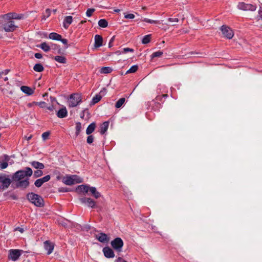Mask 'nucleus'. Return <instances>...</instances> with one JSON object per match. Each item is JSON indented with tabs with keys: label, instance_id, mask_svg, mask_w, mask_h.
<instances>
[{
	"label": "nucleus",
	"instance_id": "ddd939ff",
	"mask_svg": "<svg viewBox=\"0 0 262 262\" xmlns=\"http://www.w3.org/2000/svg\"><path fill=\"white\" fill-rule=\"evenodd\" d=\"M96 238L101 243H105L109 241L107 235L104 233H100L96 235Z\"/></svg>",
	"mask_w": 262,
	"mask_h": 262
},
{
	"label": "nucleus",
	"instance_id": "5fc2aeb1",
	"mask_svg": "<svg viewBox=\"0 0 262 262\" xmlns=\"http://www.w3.org/2000/svg\"><path fill=\"white\" fill-rule=\"evenodd\" d=\"M59 191L63 192H68V191H69V189L67 188L61 187V188H59Z\"/></svg>",
	"mask_w": 262,
	"mask_h": 262
},
{
	"label": "nucleus",
	"instance_id": "9b49d317",
	"mask_svg": "<svg viewBox=\"0 0 262 262\" xmlns=\"http://www.w3.org/2000/svg\"><path fill=\"white\" fill-rule=\"evenodd\" d=\"M44 248L47 251V254H50L53 251L54 245L49 241H46L43 243Z\"/></svg>",
	"mask_w": 262,
	"mask_h": 262
},
{
	"label": "nucleus",
	"instance_id": "6e6d98bb",
	"mask_svg": "<svg viewBox=\"0 0 262 262\" xmlns=\"http://www.w3.org/2000/svg\"><path fill=\"white\" fill-rule=\"evenodd\" d=\"M15 231H18L20 233H23L24 231V230L23 228L18 227L15 229Z\"/></svg>",
	"mask_w": 262,
	"mask_h": 262
},
{
	"label": "nucleus",
	"instance_id": "f03ea898",
	"mask_svg": "<svg viewBox=\"0 0 262 262\" xmlns=\"http://www.w3.org/2000/svg\"><path fill=\"white\" fill-rule=\"evenodd\" d=\"M27 199L35 206L41 207L44 206V201L42 198L33 192H30L27 194Z\"/></svg>",
	"mask_w": 262,
	"mask_h": 262
},
{
	"label": "nucleus",
	"instance_id": "f257e3e1",
	"mask_svg": "<svg viewBox=\"0 0 262 262\" xmlns=\"http://www.w3.org/2000/svg\"><path fill=\"white\" fill-rule=\"evenodd\" d=\"M33 171L31 168L27 167L24 170H20L15 172L12 177L13 181L16 182V187L21 189H26L29 185V178L32 175Z\"/></svg>",
	"mask_w": 262,
	"mask_h": 262
},
{
	"label": "nucleus",
	"instance_id": "b1692460",
	"mask_svg": "<svg viewBox=\"0 0 262 262\" xmlns=\"http://www.w3.org/2000/svg\"><path fill=\"white\" fill-rule=\"evenodd\" d=\"M96 198L98 199L100 196V193L97 191L96 188L94 187H90L89 191Z\"/></svg>",
	"mask_w": 262,
	"mask_h": 262
},
{
	"label": "nucleus",
	"instance_id": "cd10ccee",
	"mask_svg": "<svg viewBox=\"0 0 262 262\" xmlns=\"http://www.w3.org/2000/svg\"><path fill=\"white\" fill-rule=\"evenodd\" d=\"M101 98L102 96L100 94H97L93 98L90 103V105L92 106L98 103L101 99Z\"/></svg>",
	"mask_w": 262,
	"mask_h": 262
},
{
	"label": "nucleus",
	"instance_id": "dca6fc26",
	"mask_svg": "<svg viewBox=\"0 0 262 262\" xmlns=\"http://www.w3.org/2000/svg\"><path fill=\"white\" fill-rule=\"evenodd\" d=\"M90 186L86 185H79L76 188V191L78 192L88 193L89 191Z\"/></svg>",
	"mask_w": 262,
	"mask_h": 262
},
{
	"label": "nucleus",
	"instance_id": "c85d7f7f",
	"mask_svg": "<svg viewBox=\"0 0 262 262\" xmlns=\"http://www.w3.org/2000/svg\"><path fill=\"white\" fill-rule=\"evenodd\" d=\"M54 59L58 62L61 63H66L67 62L66 58L62 56H56Z\"/></svg>",
	"mask_w": 262,
	"mask_h": 262
},
{
	"label": "nucleus",
	"instance_id": "e433bc0d",
	"mask_svg": "<svg viewBox=\"0 0 262 262\" xmlns=\"http://www.w3.org/2000/svg\"><path fill=\"white\" fill-rule=\"evenodd\" d=\"M81 129V125L80 122H77L76 124V136L79 135Z\"/></svg>",
	"mask_w": 262,
	"mask_h": 262
},
{
	"label": "nucleus",
	"instance_id": "4d7b16f0",
	"mask_svg": "<svg viewBox=\"0 0 262 262\" xmlns=\"http://www.w3.org/2000/svg\"><path fill=\"white\" fill-rule=\"evenodd\" d=\"M59 41H61L64 45H67L68 44L67 39L62 38V36L61 37V40H59Z\"/></svg>",
	"mask_w": 262,
	"mask_h": 262
},
{
	"label": "nucleus",
	"instance_id": "ea45409f",
	"mask_svg": "<svg viewBox=\"0 0 262 262\" xmlns=\"http://www.w3.org/2000/svg\"><path fill=\"white\" fill-rule=\"evenodd\" d=\"M85 113H86L87 114V118H89L90 117V114L89 113L88 109H85L81 112V113L80 114V117L83 119Z\"/></svg>",
	"mask_w": 262,
	"mask_h": 262
},
{
	"label": "nucleus",
	"instance_id": "e2e57ef3",
	"mask_svg": "<svg viewBox=\"0 0 262 262\" xmlns=\"http://www.w3.org/2000/svg\"><path fill=\"white\" fill-rule=\"evenodd\" d=\"M257 18L258 20H260V19L262 20V14L260 15H257Z\"/></svg>",
	"mask_w": 262,
	"mask_h": 262
},
{
	"label": "nucleus",
	"instance_id": "052dcab7",
	"mask_svg": "<svg viewBox=\"0 0 262 262\" xmlns=\"http://www.w3.org/2000/svg\"><path fill=\"white\" fill-rule=\"evenodd\" d=\"M47 108L50 111H53L54 109V106L53 105H51L48 107Z\"/></svg>",
	"mask_w": 262,
	"mask_h": 262
},
{
	"label": "nucleus",
	"instance_id": "0e129e2a",
	"mask_svg": "<svg viewBox=\"0 0 262 262\" xmlns=\"http://www.w3.org/2000/svg\"><path fill=\"white\" fill-rule=\"evenodd\" d=\"M161 96H162V98H165L167 97L168 95L167 94H163V95H161Z\"/></svg>",
	"mask_w": 262,
	"mask_h": 262
},
{
	"label": "nucleus",
	"instance_id": "c756f323",
	"mask_svg": "<svg viewBox=\"0 0 262 262\" xmlns=\"http://www.w3.org/2000/svg\"><path fill=\"white\" fill-rule=\"evenodd\" d=\"M33 70L35 72H41L43 71L44 68L40 63H36L33 67Z\"/></svg>",
	"mask_w": 262,
	"mask_h": 262
},
{
	"label": "nucleus",
	"instance_id": "774afa93",
	"mask_svg": "<svg viewBox=\"0 0 262 262\" xmlns=\"http://www.w3.org/2000/svg\"><path fill=\"white\" fill-rule=\"evenodd\" d=\"M31 138H32V136H31V135H30L29 137H28L27 138V140H30V139H31Z\"/></svg>",
	"mask_w": 262,
	"mask_h": 262
},
{
	"label": "nucleus",
	"instance_id": "680f3d73",
	"mask_svg": "<svg viewBox=\"0 0 262 262\" xmlns=\"http://www.w3.org/2000/svg\"><path fill=\"white\" fill-rule=\"evenodd\" d=\"M9 72V70L7 69V70H5L4 72H2V73L6 75Z\"/></svg>",
	"mask_w": 262,
	"mask_h": 262
},
{
	"label": "nucleus",
	"instance_id": "1a4fd4ad",
	"mask_svg": "<svg viewBox=\"0 0 262 262\" xmlns=\"http://www.w3.org/2000/svg\"><path fill=\"white\" fill-rule=\"evenodd\" d=\"M79 200L82 204L86 205L89 207L95 208L96 206V202L91 198L83 197Z\"/></svg>",
	"mask_w": 262,
	"mask_h": 262
},
{
	"label": "nucleus",
	"instance_id": "58836bf2",
	"mask_svg": "<svg viewBox=\"0 0 262 262\" xmlns=\"http://www.w3.org/2000/svg\"><path fill=\"white\" fill-rule=\"evenodd\" d=\"M41 169H38L37 170H35L34 172V178H38L42 176L43 172L41 170Z\"/></svg>",
	"mask_w": 262,
	"mask_h": 262
},
{
	"label": "nucleus",
	"instance_id": "72a5a7b5",
	"mask_svg": "<svg viewBox=\"0 0 262 262\" xmlns=\"http://www.w3.org/2000/svg\"><path fill=\"white\" fill-rule=\"evenodd\" d=\"M138 69V66L137 65H134L130 67V68L127 70L126 72V74L129 73H135Z\"/></svg>",
	"mask_w": 262,
	"mask_h": 262
},
{
	"label": "nucleus",
	"instance_id": "9d476101",
	"mask_svg": "<svg viewBox=\"0 0 262 262\" xmlns=\"http://www.w3.org/2000/svg\"><path fill=\"white\" fill-rule=\"evenodd\" d=\"M21 255L19 250H10L9 257L13 261H16Z\"/></svg>",
	"mask_w": 262,
	"mask_h": 262
},
{
	"label": "nucleus",
	"instance_id": "aec40b11",
	"mask_svg": "<svg viewBox=\"0 0 262 262\" xmlns=\"http://www.w3.org/2000/svg\"><path fill=\"white\" fill-rule=\"evenodd\" d=\"M31 165L36 169H43L45 168L43 164L38 161H32L30 162Z\"/></svg>",
	"mask_w": 262,
	"mask_h": 262
},
{
	"label": "nucleus",
	"instance_id": "20e7f679",
	"mask_svg": "<svg viewBox=\"0 0 262 262\" xmlns=\"http://www.w3.org/2000/svg\"><path fill=\"white\" fill-rule=\"evenodd\" d=\"M62 182L67 185H72L82 182V179L76 175H72L64 177Z\"/></svg>",
	"mask_w": 262,
	"mask_h": 262
},
{
	"label": "nucleus",
	"instance_id": "49530a36",
	"mask_svg": "<svg viewBox=\"0 0 262 262\" xmlns=\"http://www.w3.org/2000/svg\"><path fill=\"white\" fill-rule=\"evenodd\" d=\"M50 135V133L48 132H45L43 133L42 134V138L43 140H47L49 136Z\"/></svg>",
	"mask_w": 262,
	"mask_h": 262
},
{
	"label": "nucleus",
	"instance_id": "37998d69",
	"mask_svg": "<svg viewBox=\"0 0 262 262\" xmlns=\"http://www.w3.org/2000/svg\"><path fill=\"white\" fill-rule=\"evenodd\" d=\"M142 21L150 24H157L159 23V21L158 20H154L146 18H144V19L142 20Z\"/></svg>",
	"mask_w": 262,
	"mask_h": 262
},
{
	"label": "nucleus",
	"instance_id": "4c0bfd02",
	"mask_svg": "<svg viewBox=\"0 0 262 262\" xmlns=\"http://www.w3.org/2000/svg\"><path fill=\"white\" fill-rule=\"evenodd\" d=\"M163 53L162 51H158L153 53L151 55V58L159 57L163 55Z\"/></svg>",
	"mask_w": 262,
	"mask_h": 262
},
{
	"label": "nucleus",
	"instance_id": "13d9d810",
	"mask_svg": "<svg viewBox=\"0 0 262 262\" xmlns=\"http://www.w3.org/2000/svg\"><path fill=\"white\" fill-rule=\"evenodd\" d=\"M117 262H127L126 260L122 258L121 257H119L116 260Z\"/></svg>",
	"mask_w": 262,
	"mask_h": 262
},
{
	"label": "nucleus",
	"instance_id": "79ce46f5",
	"mask_svg": "<svg viewBox=\"0 0 262 262\" xmlns=\"http://www.w3.org/2000/svg\"><path fill=\"white\" fill-rule=\"evenodd\" d=\"M95 11V10L94 8L88 9L86 12V16L88 17L91 16Z\"/></svg>",
	"mask_w": 262,
	"mask_h": 262
},
{
	"label": "nucleus",
	"instance_id": "de8ad7c7",
	"mask_svg": "<svg viewBox=\"0 0 262 262\" xmlns=\"http://www.w3.org/2000/svg\"><path fill=\"white\" fill-rule=\"evenodd\" d=\"M94 141V137L92 135H89L86 140V142L89 144H91Z\"/></svg>",
	"mask_w": 262,
	"mask_h": 262
},
{
	"label": "nucleus",
	"instance_id": "a211bd4d",
	"mask_svg": "<svg viewBox=\"0 0 262 262\" xmlns=\"http://www.w3.org/2000/svg\"><path fill=\"white\" fill-rule=\"evenodd\" d=\"M68 114L67 110L65 107L60 108L57 113V116L60 118H63L67 117Z\"/></svg>",
	"mask_w": 262,
	"mask_h": 262
},
{
	"label": "nucleus",
	"instance_id": "09e8293b",
	"mask_svg": "<svg viewBox=\"0 0 262 262\" xmlns=\"http://www.w3.org/2000/svg\"><path fill=\"white\" fill-rule=\"evenodd\" d=\"M124 17L127 19H133L135 18L134 14H125L124 13Z\"/></svg>",
	"mask_w": 262,
	"mask_h": 262
},
{
	"label": "nucleus",
	"instance_id": "393cba45",
	"mask_svg": "<svg viewBox=\"0 0 262 262\" xmlns=\"http://www.w3.org/2000/svg\"><path fill=\"white\" fill-rule=\"evenodd\" d=\"M95 128H96V123L94 122L91 123L86 128V134L89 135H90L91 133H92L94 131Z\"/></svg>",
	"mask_w": 262,
	"mask_h": 262
},
{
	"label": "nucleus",
	"instance_id": "3c124183",
	"mask_svg": "<svg viewBox=\"0 0 262 262\" xmlns=\"http://www.w3.org/2000/svg\"><path fill=\"white\" fill-rule=\"evenodd\" d=\"M115 36H113L111 39H110V41H109V43H108V47L109 48H111L112 47H113V42H114V40H115Z\"/></svg>",
	"mask_w": 262,
	"mask_h": 262
},
{
	"label": "nucleus",
	"instance_id": "0eeeda50",
	"mask_svg": "<svg viewBox=\"0 0 262 262\" xmlns=\"http://www.w3.org/2000/svg\"><path fill=\"white\" fill-rule=\"evenodd\" d=\"M238 9L244 11H255L256 9V5L251 4H246L244 2H239L237 5Z\"/></svg>",
	"mask_w": 262,
	"mask_h": 262
},
{
	"label": "nucleus",
	"instance_id": "f8f14e48",
	"mask_svg": "<svg viewBox=\"0 0 262 262\" xmlns=\"http://www.w3.org/2000/svg\"><path fill=\"white\" fill-rule=\"evenodd\" d=\"M104 256L107 258H113L115 256L113 250L108 247H105L103 249Z\"/></svg>",
	"mask_w": 262,
	"mask_h": 262
},
{
	"label": "nucleus",
	"instance_id": "f704fd0d",
	"mask_svg": "<svg viewBox=\"0 0 262 262\" xmlns=\"http://www.w3.org/2000/svg\"><path fill=\"white\" fill-rule=\"evenodd\" d=\"M51 15V10L50 9H47L45 12L43 13L42 16V19L46 20L47 18H48Z\"/></svg>",
	"mask_w": 262,
	"mask_h": 262
},
{
	"label": "nucleus",
	"instance_id": "c03bdc74",
	"mask_svg": "<svg viewBox=\"0 0 262 262\" xmlns=\"http://www.w3.org/2000/svg\"><path fill=\"white\" fill-rule=\"evenodd\" d=\"M51 179V177L50 175H47L44 177L40 178L43 183L49 181Z\"/></svg>",
	"mask_w": 262,
	"mask_h": 262
},
{
	"label": "nucleus",
	"instance_id": "6e6552de",
	"mask_svg": "<svg viewBox=\"0 0 262 262\" xmlns=\"http://www.w3.org/2000/svg\"><path fill=\"white\" fill-rule=\"evenodd\" d=\"M223 34L228 39H231L234 35L233 30L229 27L223 25L220 28Z\"/></svg>",
	"mask_w": 262,
	"mask_h": 262
},
{
	"label": "nucleus",
	"instance_id": "423d86ee",
	"mask_svg": "<svg viewBox=\"0 0 262 262\" xmlns=\"http://www.w3.org/2000/svg\"><path fill=\"white\" fill-rule=\"evenodd\" d=\"M2 27L7 32H13L17 28L13 20H10L2 25Z\"/></svg>",
	"mask_w": 262,
	"mask_h": 262
},
{
	"label": "nucleus",
	"instance_id": "603ef678",
	"mask_svg": "<svg viewBox=\"0 0 262 262\" xmlns=\"http://www.w3.org/2000/svg\"><path fill=\"white\" fill-rule=\"evenodd\" d=\"M168 20L170 22H177L179 21V19L178 18H169Z\"/></svg>",
	"mask_w": 262,
	"mask_h": 262
},
{
	"label": "nucleus",
	"instance_id": "2eb2a0df",
	"mask_svg": "<svg viewBox=\"0 0 262 262\" xmlns=\"http://www.w3.org/2000/svg\"><path fill=\"white\" fill-rule=\"evenodd\" d=\"M95 48H99L102 46L103 38L100 35H96L95 36Z\"/></svg>",
	"mask_w": 262,
	"mask_h": 262
},
{
	"label": "nucleus",
	"instance_id": "473e14b6",
	"mask_svg": "<svg viewBox=\"0 0 262 262\" xmlns=\"http://www.w3.org/2000/svg\"><path fill=\"white\" fill-rule=\"evenodd\" d=\"M98 25L100 27L106 28L108 25V23L106 19H101L98 21Z\"/></svg>",
	"mask_w": 262,
	"mask_h": 262
},
{
	"label": "nucleus",
	"instance_id": "2f4dec72",
	"mask_svg": "<svg viewBox=\"0 0 262 262\" xmlns=\"http://www.w3.org/2000/svg\"><path fill=\"white\" fill-rule=\"evenodd\" d=\"M125 101V98H121L119 99L115 104V107L117 108L121 107Z\"/></svg>",
	"mask_w": 262,
	"mask_h": 262
},
{
	"label": "nucleus",
	"instance_id": "7ed1b4c3",
	"mask_svg": "<svg viewBox=\"0 0 262 262\" xmlns=\"http://www.w3.org/2000/svg\"><path fill=\"white\" fill-rule=\"evenodd\" d=\"M82 101L81 95L78 93L71 94L68 99L69 106L75 107Z\"/></svg>",
	"mask_w": 262,
	"mask_h": 262
},
{
	"label": "nucleus",
	"instance_id": "bf43d9fd",
	"mask_svg": "<svg viewBox=\"0 0 262 262\" xmlns=\"http://www.w3.org/2000/svg\"><path fill=\"white\" fill-rule=\"evenodd\" d=\"M156 99L157 101H162V96H161V95L157 96L156 98Z\"/></svg>",
	"mask_w": 262,
	"mask_h": 262
},
{
	"label": "nucleus",
	"instance_id": "a18cd8bd",
	"mask_svg": "<svg viewBox=\"0 0 262 262\" xmlns=\"http://www.w3.org/2000/svg\"><path fill=\"white\" fill-rule=\"evenodd\" d=\"M33 103H35V104L39 105L40 107L42 108L45 107L46 105V103L43 101L39 102H33Z\"/></svg>",
	"mask_w": 262,
	"mask_h": 262
},
{
	"label": "nucleus",
	"instance_id": "c9c22d12",
	"mask_svg": "<svg viewBox=\"0 0 262 262\" xmlns=\"http://www.w3.org/2000/svg\"><path fill=\"white\" fill-rule=\"evenodd\" d=\"M151 35H147L144 36L142 39V42L143 44H147L150 41Z\"/></svg>",
	"mask_w": 262,
	"mask_h": 262
},
{
	"label": "nucleus",
	"instance_id": "a19ab883",
	"mask_svg": "<svg viewBox=\"0 0 262 262\" xmlns=\"http://www.w3.org/2000/svg\"><path fill=\"white\" fill-rule=\"evenodd\" d=\"M43 184V183H42L41 180H40V178L36 180L34 182L35 186L38 188L41 187Z\"/></svg>",
	"mask_w": 262,
	"mask_h": 262
},
{
	"label": "nucleus",
	"instance_id": "69168bd1",
	"mask_svg": "<svg viewBox=\"0 0 262 262\" xmlns=\"http://www.w3.org/2000/svg\"><path fill=\"white\" fill-rule=\"evenodd\" d=\"M262 14V10H259L258 11V15H260Z\"/></svg>",
	"mask_w": 262,
	"mask_h": 262
},
{
	"label": "nucleus",
	"instance_id": "4468645a",
	"mask_svg": "<svg viewBox=\"0 0 262 262\" xmlns=\"http://www.w3.org/2000/svg\"><path fill=\"white\" fill-rule=\"evenodd\" d=\"M0 182L2 183L3 187L5 188H7L11 183L9 178L5 177H0Z\"/></svg>",
	"mask_w": 262,
	"mask_h": 262
},
{
	"label": "nucleus",
	"instance_id": "5701e85b",
	"mask_svg": "<svg viewBox=\"0 0 262 262\" xmlns=\"http://www.w3.org/2000/svg\"><path fill=\"white\" fill-rule=\"evenodd\" d=\"M109 125L108 121L104 122L100 126V133L102 135L105 134V133L107 131Z\"/></svg>",
	"mask_w": 262,
	"mask_h": 262
},
{
	"label": "nucleus",
	"instance_id": "7c9ffc66",
	"mask_svg": "<svg viewBox=\"0 0 262 262\" xmlns=\"http://www.w3.org/2000/svg\"><path fill=\"white\" fill-rule=\"evenodd\" d=\"M112 71H113V70L111 67H102L100 69V72L101 74H108V73H110L111 72H112Z\"/></svg>",
	"mask_w": 262,
	"mask_h": 262
},
{
	"label": "nucleus",
	"instance_id": "39448f33",
	"mask_svg": "<svg viewBox=\"0 0 262 262\" xmlns=\"http://www.w3.org/2000/svg\"><path fill=\"white\" fill-rule=\"evenodd\" d=\"M112 247L118 252L122 251L123 242L120 237H116L111 243Z\"/></svg>",
	"mask_w": 262,
	"mask_h": 262
},
{
	"label": "nucleus",
	"instance_id": "f3484780",
	"mask_svg": "<svg viewBox=\"0 0 262 262\" xmlns=\"http://www.w3.org/2000/svg\"><path fill=\"white\" fill-rule=\"evenodd\" d=\"M73 18L71 16H67L65 17L63 22V26L65 29H68L70 25H71L72 23Z\"/></svg>",
	"mask_w": 262,
	"mask_h": 262
},
{
	"label": "nucleus",
	"instance_id": "6ab92c4d",
	"mask_svg": "<svg viewBox=\"0 0 262 262\" xmlns=\"http://www.w3.org/2000/svg\"><path fill=\"white\" fill-rule=\"evenodd\" d=\"M20 90L22 92L28 95H31L34 93V90L27 86H21L20 87Z\"/></svg>",
	"mask_w": 262,
	"mask_h": 262
},
{
	"label": "nucleus",
	"instance_id": "bb28decb",
	"mask_svg": "<svg viewBox=\"0 0 262 262\" xmlns=\"http://www.w3.org/2000/svg\"><path fill=\"white\" fill-rule=\"evenodd\" d=\"M61 35L55 32L51 33L49 34V37L52 40H61Z\"/></svg>",
	"mask_w": 262,
	"mask_h": 262
},
{
	"label": "nucleus",
	"instance_id": "4be33fe9",
	"mask_svg": "<svg viewBox=\"0 0 262 262\" xmlns=\"http://www.w3.org/2000/svg\"><path fill=\"white\" fill-rule=\"evenodd\" d=\"M3 16L6 17L9 19H20L21 18V16H19V15H18L15 13H8L4 15Z\"/></svg>",
	"mask_w": 262,
	"mask_h": 262
},
{
	"label": "nucleus",
	"instance_id": "a878e982",
	"mask_svg": "<svg viewBox=\"0 0 262 262\" xmlns=\"http://www.w3.org/2000/svg\"><path fill=\"white\" fill-rule=\"evenodd\" d=\"M38 47L41 48L42 50H43L46 52H49L51 48L49 45L46 42L41 43L40 45L38 46Z\"/></svg>",
	"mask_w": 262,
	"mask_h": 262
},
{
	"label": "nucleus",
	"instance_id": "864d4df0",
	"mask_svg": "<svg viewBox=\"0 0 262 262\" xmlns=\"http://www.w3.org/2000/svg\"><path fill=\"white\" fill-rule=\"evenodd\" d=\"M34 56L35 58L37 59H41L42 57V54L39 53H36L34 54Z\"/></svg>",
	"mask_w": 262,
	"mask_h": 262
},
{
	"label": "nucleus",
	"instance_id": "8fccbe9b",
	"mask_svg": "<svg viewBox=\"0 0 262 262\" xmlns=\"http://www.w3.org/2000/svg\"><path fill=\"white\" fill-rule=\"evenodd\" d=\"M128 52H134V49L129 48H125L123 49V51L122 52V53H126Z\"/></svg>",
	"mask_w": 262,
	"mask_h": 262
},
{
	"label": "nucleus",
	"instance_id": "412c9836",
	"mask_svg": "<svg viewBox=\"0 0 262 262\" xmlns=\"http://www.w3.org/2000/svg\"><path fill=\"white\" fill-rule=\"evenodd\" d=\"M9 160L10 158L8 155H5L4 156V160L5 162L0 163V168L1 169H4L7 167L8 165V162L9 161Z\"/></svg>",
	"mask_w": 262,
	"mask_h": 262
},
{
	"label": "nucleus",
	"instance_id": "338daca9",
	"mask_svg": "<svg viewBox=\"0 0 262 262\" xmlns=\"http://www.w3.org/2000/svg\"><path fill=\"white\" fill-rule=\"evenodd\" d=\"M33 104H34V103H33H33H28V106L29 107H31V106H32V105H33Z\"/></svg>",
	"mask_w": 262,
	"mask_h": 262
}]
</instances>
